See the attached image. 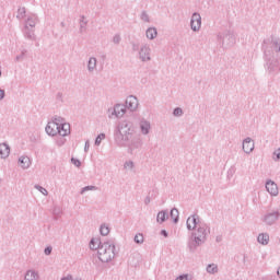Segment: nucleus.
<instances>
[{"instance_id":"5701e85b","label":"nucleus","mask_w":280,"mask_h":280,"mask_svg":"<svg viewBox=\"0 0 280 280\" xmlns=\"http://www.w3.org/2000/svg\"><path fill=\"white\" fill-rule=\"evenodd\" d=\"M140 58L145 61L150 60V48H142L140 51Z\"/></svg>"},{"instance_id":"79ce46f5","label":"nucleus","mask_w":280,"mask_h":280,"mask_svg":"<svg viewBox=\"0 0 280 280\" xmlns=\"http://www.w3.org/2000/svg\"><path fill=\"white\" fill-rule=\"evenodd\" d=\"M222 240H223L222 235H218V236L215 237V242H217L218 244H220V242H222Z\"/></svg>"},{"instance_id":"de8ad7c7","label":"nucleus","mask_w":280,"mask_h":280,"mask_svg":"<svg viewBox=\"0 0 280 280\" xmlns=\"http://www.w3.org/2000/svg\"><path fill=\"white\" fill-rule=\"evenodd\" d=\"M0 78H1V71H0Z\"/></svg>"},{"instance_id":"f8f14e48","label":"nucleus","mask_w":280,"mask_h":280,"mask_svg":"<svg viewBox=\"0 0 280 280\" xmlns=\"http://www.w3.org/2000/svg\"><path fill=\"white\" fill-rule=\"evenodd\" d=\"M57 135H60V137H68V135H71V125L69 122L59 125Z\"/></svg>"},{"instance_id":"dca6fc26","label":"nucleus","mask_w":280,"mask_h":280,"mask_svg":"<svg viewBox=\"0 0 280 280\" xmlns=\"http://www.w3.org/2000/svg\"><path fill=\"white\" fill-rule=\"evenodd\" d=\"M257 242L262 246H268L270 243V235L268 233H260L258 234Z\"/></svg>"},{"instance_id":"a19ab883","label":"nucleus","mask_w":280,"mask_h":280,"mask_svg":"<svg viewBox=\"0 0 280 280\" xmlns=\"http://www.w3.org/2000/svg\"><path fill=\"white\" fill-rule=\"evenodd\" d=\"M60 280H73V276L68 275L67 277H63Z\"/></svg>"},{"instance_id":"6e6552de","label":"nucleus","mask_w":280,"mask_h":280,"mask_svg":"<svg viewBox=\"0 0 280 280\" xmlns=\"http://www.w3.org/2000/svg\"><path fill=\"white\" fill-rule=\"evenodd\" d=\"M279 218H280L279 211L269 212V213L265 214L264 222L268 226H272V224H275V222H277V220H279Z\"/></svg>"},{"instance_id":"9d476101","label":"nucleus","mask_w":280,"mask_h":280,"mask_svg":"<svg viewBox=\"0 0 280 280\" xmlns=\"http://www.w3.org/2000/svg\"><path fill=\"white\" fill-rule=\"evenodd\" d=\"M255 150V141H253V138L247 137L243 140V152L245 154H250Z\"/></svg>"},{"instance_id":"a18cd8bd","label":"nucleus","mask_w":280,"mask_h":280,"mask_svg":"<svg viewBox=\"0 0 280 280\" xmlns=\"http://www.w3.org/2000/svg\"><path fill=\"white\" fill-rule=\"evenodd\" d=\"M19 12H21L22 14H24L25 9H20Z\"/></svg>"},{"instance_id":"f03ea898","label":"nucleus","mask_w":280,"mask_h":280,"mask_svg":"<svg viewBox=\"0 0 280 280\" xmlns=\"http://www.w3.org/2000/svg\"><path fill=\"white\" fill-rule=\"evenodd\" d=\"M211 233V228L206 223H200L195 232L191 233L188 248L191 253H196L199 246H202L207 242V235Z\"/></svg>"},{"instance_id":"c9c22d12","label":"nucleus","mask_w":280,"mask_h":280,"mask_svg":"<svg viewBox=\"0 0 280 280\" xmlns=\"http://www.w3.org/2000/svg\"><path fill=\"white\" fill-rule=\"evenodd\" d=\"M71 163L75 165V167H80V165H82V162H80V160L74 158L71 159Z\"/></svg>"},{"instance_id":"37998d69","label":"nucleus","mask_w":280,"mask_h":280,"mask_svg":"<svg viewBox=\"0 0 280 280\" xmlns=\"http://www.w3.org/2000/svg\"><path fill=\"white\" fill-rule=\"evenodd\" d=\"M144 205H150V197H145Z\"/></svg>"},{"instance_id":"20e7f679","label":"nucleus","mask_w":280,"mask_h":280,"mask_svg":"<svg viewBox=\"0 0 280 280\" xmlns=\"http://www.w3.org/2000/svg\"><path fill=\"white\" fill-rule=\"evenodd\" d=\"M127 107L124 104H116L113 108L108 109V117L109 119H113V117H116V119H121L124 115H126Z\"/></svg>"},{"instance_id":"1a4fd4ad","label":"nucleus","mask_w":280,"mask_h":280,"mask_svg":"<svg viewBox=\"0 0 280 280\" xmlns=\"http://www.w3.org/2000/svg\"><path fill=\"white\" fill-rule=\"evenodd\" d=\"M266 190L268 191V194H270V196H279V186H277V183H275L273 180L271 179H268L266 182Z\"/></svg>"},{"instance_id":"6ab92c4d","label":"nucleus","mask_w":280,"mask_h":280,"mask_svg":"<svg viewBox=\"0 0 280 280\" xmlns=\"http://www.w3.org/2000/svg\"><path fill=\"white\" fill-rule=\"evenodd\" d=\"M103 244L104 243H102V241L92 238L90 241V248H91V250H97L98 252Z\"/></svg>"},{"instance_id":"7c9ffc66","label":"nucleus","mask_w":280,"mask_h":280,"mask_svg":"<svg viewBox=\"0 0 280 280\" xmlns=\"http://www.w3.org/2000/svg\"><path fill=\"white\" fill-rule=\"evenodd\" d=\"M35 189H37V191H40V194H43V196H48L49 191H47L43 186L40 185H35Z\"/></svg>"},{"instance_id":"412c9836","label":"nucleus","mask_w":280,"mask_h":280,"mask_svg":"<svg viewBox=\"0 0 280 280\" xmlns=\"http://www.w3.org/2000/svg\"><path fill=\"white\" fill-rule=\"evenodd\" d=\"M170 217L172 218L174 224H178V220H179V212L178 209L173 208L170 212Z\"/></svg>"},{"instance_id":"cd10ccee","label":"nucleus","mask_w":280,"mask_h":280,"mask_svg":"<svg viewBox=\"0 0 280 280\" xmlns=\"http://www.w3.org/2000/svg\"><path fill=\"white\" fill-rule=\"evenodd\" d=\"M101 235L106 236L108 233H110V229H108V225L102 224L100 229Z\"/></svg>"},{"instance_id":"7ed1b4c3","label":"nucleus","mask_w":280,"mask_h":280,"mask_svg":"<svg viewBox=\"0 0 280 280\" xmlns=\"http://www.w3.org/2000/svg\"><path fill=\"white\" fill-rule=\"evenodd\" d=\"M98 259L102 264H108L115 259V244L104 242L97 250Z\"/></svg>"},{"instance_id":"a878e982","label":"nucleus","mask_w":280,"mask_h":280,"mask_svg":"<svg viewBox=\"0 0 280 280\" xmlns=\"http://www.w3.org/2000/svg\"><path fill=\"white\" fill-rule=\"evenodd\" d=\"M52 124L62 126L63 124H67V121H65V118H62V116H55L52 119Z\"/></svg>"},{"instance_id":"58836bf2","label":"nucleus","mask_w":280,"mask_h":280,"mask_svg":"<svg viewBox=\"0 0 280 280\" xmlns=\"http://www.w3.org/2000/svg\"><path fill=\"white\" fill-rule=\"evenodd\" d=\"M3 97H5V90L0 89V101L3 100Z\"/></svg>"},{"instance_id":"393cba45","label":"nucleus","mask_w":280,"mask_h":280,"mask_svg":"<svg viewBox=\"0 0 280 280\" xmlns=\"http://www.w3.org/2000/svg\"><path fill=\"white\" fill-rule=\"evenodd\" d=\"M52 215H55L56 220H58V218L62 215V208H60V206H55L52 209Z\"/></svg>"},{"instance_id":"39448f33","label":"nucleus","mask_w":280,"mask_h":280,"mask_svg":"<svg viewBox=\"0 0 280 280\" xmlns=\"http://www.w3.org/2000/svg\"><path fill=\"white\" fill-rule=\"evenodd\" d=\"M143 145V142L141 141V138L139 137H132L130 139V142H127L126 148H128V153L129 154H135L136 150H139Z\"/></svg>"},{"instance_id":"e433bc0d","label":"nucleus","mask_w":280,"mask_h":280,"mask_svg":"<svg viewBox=\"0 0 280 280\" xmlns=\"http://www.w3.org/2000/svg\"><path fill=\"white\" fill-rule=\"evenodd\" d=\"M54 250V248L51 247V246H48V247H46L45 249H44V253H45V255H47V256H49V255H51V252Z\"/></svg>"},{"instance_id":"2eb2a0df","label":"nucleus","mask_w":280,"mask_h":280,"mask_svg":"<svg viewBox=\"0 0 280 280\" xmlns=\"http://www.w3.org/2000/svg\"><path fill=\"white\" fill-rule=\"evenodd\" d=\"M0 156L1 159H8L10 156V145L5 142L0 143Z\"/></svg>"},{"instance_id":"2f4dec72","label":"nucleus","mask_w":280,"mask_h":280,"mask_svg":"<svg viewBox=\"0 0 280 280\" xmlns=\"http://www.w3.org/2000/svg\"><path fill=\"white\" fill-rule=\"evenodd\" d=\"M124 168L125 170H135V162H132V161L125 162Z\"/></svg>"},{"instance_id":"9b49d317","label":"nucleus","mask_w":280,"mask_h":280,"mask_svg":"<svg viewBox=\"0 0 280 280\" xmlns=\"http://www.w3.org/2000/svg\"><path fill=\"white\" fill-rule=\"evenodd\" d=\"M191 30H194V32H198V30H200L201 25H202V18L200 16V14L195 13L191 18Z\"/></svg>"},{"instance_id":"c03bdc74","label":"nucleus","mask_w":280,"mask_h":280,"mask_svg":"<svg viewBox=\"0 0 280 280\" xmlns=\"http://www.w3.org/2000/svg\"><path fill=\"white\" fill-rule=\"evenodd\" d=\"M57 100H62V93L61 92L57 93Z\"/></svg>"},{"instance_id":"aec40b11","label":"nucleus","mask_w":280,"mask_h":280,"mask_svg":"<svg viewBox=\"0 0 280 280\" xmlns=\"http://www.w3.org/2000/svg\"><path fill=\"white\" fill-rule=\"evenodd\" d=\"M24 280H38V272L34 270H27Z\"/></svg>"},{"instance_id":"c756f323","label":"nucleus","mask_w":280,"mask_h":280,"mask_svg":"<svg viewBox=\"0 0 280 280\" xmlns=\"http://www.w3.org/2000/svg\"><path fill=\"white\" fill-rule=\"evenodd\" d=\"M104 139H106V133H100L95 139V145H101Z\"/></svg>"},{"instance_id":"49530a36","label":"nucleus","mask_w":280,"mask_h":280,"mask_svg":"<svg viewBox=\"0 0 280 280\" xmlns=\"http://www.w3.org/2000/svg\"><path fill=\"white\" fill-rule=\"evenodd\" d=\"M243 264H246V256H244Z\"/></svg>"},{"instance_id":"0eeeda50","label":"nucleus","mask_w":280,"mask_h":280,"mask_svg":"<svg viewBox=\"0 0 280 280\" xmlns=\"http://www.w3.org/2000/svg\"><path fill=\"white\" fill-rule=\"evenodd\" d=\"M186 226L188 231H196L200 226V217L198 214H192L188 217L186 221Z\"/></svg>"},{"instance_id":"a211bd4d","label":"nucleus","mask_w":280,"mask_h":280,"mask_svg":"<svg viewBox=\"0 0 280 280\" xmlns=\"http://www.w3.org/2000/svg\"><path fill=\"white\" fill-rule=\"evenodd\" d=\"M167 218H170V214L167 213V210H162L158 213L156 222L159 224H163V222H165V220H167Z\"/></svg>"},{"instance_id":"4468645a","label":"nucleus","mask_w":280,"mask_h":280,"mask_svg":"<svg viewBox=\"0 0 280 280\" xmlns=\"http://www.w3.org/2000/svg\"><path fill=\"white\" fill-rule=\"evenodd\" d=\"M19 165L22 170H30V165H32V160L27 155H22L19 158Z\"/></svg>"},{"instance_id":"4be33fe9","label":"nucleus","mask_w":280,"mask_h":280,"mask_svg":"<svg viewBox=\"0 0 280 280\" xmlns=\"http://www.w3.org/2000/svg\"><path fill=\"white\" fill-rule=\"evenodd\" d=\"M208 275H218V265L215 264H209L206 268Z\"/></svg>"},{"instance_id":"b1692460","label":"nucleus","mask_w":280,"mask_h":280,"mask_svg":"<svg viewBox=\"0 0 280 280\" xmlns=\"http://www.w3.org/2000/svg\"><path fill=\"white\" fill-rule=\"evenodd\" d=\"M86 191H97V186H85L81 189L80 194L81 196H84Z\"/></svg>"},{"instance_id":"bb28decb","label":"nucleus","mask_w":280,"mask_h":280,"mask_svg":"<svg viewBox=\"0 0 280 280\" xmlns=\"http://www.w3.org/2000/svg\"><path fill=\"white\" fill-rule=\"evenodd\" d=\"M147 37H149L150 40L156 38V28H149L147 31Z\"/></svg>"},{"instance_id":"f257e3e1","label":"nucleus","mask_w":280,"mask_h":280,"mask_svg":"<svg viewBox=\"0 0 280 280\" xmlns=\"http://www.w3.org/2000/svg\"><path fill=\"white\" fill-rule=\"evenodd\" d=\"M132 122L129 120H122L118 124L115 132H114V139L115 143L118 145V148H126L128 145V141L132 139Z\"/></svg>"},{"instance_id":"c85d7f7f","label":"nucleus","mask_w":280,"mask_h":280,"mask_svg":"<svg viewBox=\"0 0 280 280\" xmlns=\"http://www.w3.org/2000/svg\"><path fill=\"white\" fill-rule=\"evenodd\" d=\"M143 241H144L143 234L138 233V234L135 235L133 242L136 244H143Z\"/></svg>"},{"instance_id":"ea45409f","label":"nucleus","mask_w":280,"mask_h":280,"mask_svg":"<svg viewBox=\"0 0 280 280\" xmlns=\"http://www.w3.org/2000/svg\"><path fill=\"white\" fill-rule=\"evenodd\" d=\"M161 235H163V237H170V234L165 230L161 231Z\"/></svg>"},{"instance_id":"473e14b6","label":"nucleus","mask_w":280,"mask_h":280,"mask_svg":"<svg viewBox=\"0 0 280 280\" xmlns=\"http://www.w3.org/2000/svg\"><path fill=\"white\" fill-rule=\"evenodd\" d=\"M173 115H174V117H183V108L176 107V108L173 110Z\"/></svg>"},{"instance_id":"423d86ee","label":"nucleus","mask_w":280,"mask_h":280,"mask_svg":"<svg viewBox=\"0 0 280 280\" xmlns=\"http://www.w3.org/2000/svg\"><path fill=\"white\" fill-rule=\"evenodd\" d=\"M125 107L127 110H130V113H135L137 108H139V100L135 95H129L125 101Z\"/></svg>"},{"instance_id":"ddd939ff","label":"nucleus","mask_w":280,"mask_h":280,"mask_svg":"<svg viewBox=\"0 0 280 280\" xmlns=\"http://www.w3.org/2000/svg\"><path fill=\"white\" fill-rule=\"evenodd\" d=\"M58 125L54 121H49L46 126V133L49 135V137H56L58 135Z\"/></svg>"},{"instance_id":"4c0bfd02","label":"nucleus","mask_w":280,"mask_h":280,"mask_svg":"<svg viewBox=\"0 0 280 280\" xmlns=\"http://www.w3.org/2000/svg\"><path fill=\"white\" fill-rule=\"evenodd\" d=\"M90 148H91V142L89 140H86L85 145H84V152H89Z\"/></svg>"},{"instance_id":"72a5a7b5","label":"nucleus","mask_w":280,"mask_h":280,"mask_svg":"<svg viewBox=\"0 0 280 280\" xmlns=\"http://www.w3.org/2000/svg\"><path fill=\"white\" fill-rule=\"evenodd\" d=\"M97 63V60H95V58H91L89 61V69L93 70L95 69V65Z\"/></svg>"},{"instance_id":"f3484780","label":"nucleus","mask_w":280,"mask_h":280,"mask_svg":"<svg viewBox=\"0 0 280 280\" xmlns=\"http://www.w3.org/2000/svg\"><path fill=\"white\" fill-rule=\"evenodd\" d=\"M150 128H151L150 121L145 119H142L140 121V130L142 135H150Z\"/></svg>"},{"instance_id":"f704fd0d","label":"nucleus","mask_w":280,"mask_h":280,"mask_svg":"<svg viewBox=\"0 0 280 280\" xmlns=\"http://www.w3.org/2000/svg\"><path fill=\"white\" fill-rule=\"evenodd\" d=\"M273 161H280V148L273 151Z\"/></svg>"}]
</instances>
